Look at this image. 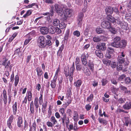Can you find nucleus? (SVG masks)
Here are the masks:
<instances>
[{
  "mask_svg": "<svg viewBox=\"0 0 131 131\" xmlns=\"http://www.w3.org/2000/svg\"><path fill=\"white\" fill-rule=\"evenodd\" d=\"M89 54L88 53L85 54V53H84L82 54L81 57V61L82 63L84 66H86L89 65L90 69L92 71H93V70L94 66L93 61L92 60H89L88 64L87 60L89 57Z\"/></svg>",
  "mask_w": 131,
  "mask_h": 131,
  "instance_id": "1",
  "label": "nucleus"
},
{
  "mask_svg": "<svg viewBox=\"0 0 131 131\" xmlns=\"http://www.w3.org/2000/svg\"><path fill=\"white\" fill-rule=\"evenodd\" d=\"M65 7V5L61 3L58 2L56 3L54 5L55 10L58 15L61 16L63 13V8Z\"/></svg>",
  "mask_w": 131,
  "mask_h": 131,
  "instance_id": "2",
  "label": "nucleus"
},
{
  "mask_svg": "<svg viewBox=\"0 0 131 131\" xmlns=\"http://www.w3.org/2000/svg\"><path fill=\"white\" fill-rule=\"evenodd\" d=\"M0 65L4 66L5 69L11 71L12 66L10 65L9 61L7 59L5 58L3 60L0 61Z\"/></svg>",
  "mask_w": 131,
  "mask_h": 131,
  "instance_id": "3",
  "label": "nucleus"
},
{
  "mask_svg": "<svg viewBox=\"0 0 131 131\" xmlns=\"http://www.w3.org/2000/svg\"><path fill=\"white\" fill-rule=\"evenodd\" d=\"M125 57V54L123 52H121V55L119 56L118 58V63L123 64L124 63V64L125 66H127L129 63V62L127 58L125 59L124 57Z\"/></svg>",
  "mask_w": 131,
  "mask_h": 131,
  "instance_id": "4",
  "label": "nucleus"
},
{
  "mask_svg": "<svg viewBox=\"0 0 131 131\" xmlns=\"http://www.w3.org/2000/svg\"><path fill=\"white\" fill-rule=\"evenodd\" d=\"M46 39L43 36H40L38 39V43L40 48H45L46 46Z\"/></svg>",
  "mask_w": 131,
  "mask_h": 131,
  "instance_id": "5",
  "label": "nucleus"
},
{
  "mask_svg": "<svg viewBox=\"0 0 131 131\" xmlns=\"http://www.w3.org/2000/svg\"><path fill=\"white\" fill-rule=\"evenodd\" d=\"M32 93L31 91H27L26 94V96L24 99V100L22 102V104H26L27 99L28 101H30L32 99Z\"/></svg>",
  "mask_w": 131,
  "mask_h": 131,
  "instance_id": "6",
  "label": "nucleus"
},
{
  "mask_svg": "<svg viewBox=\"0 0 131 131\" xmlns=\"http://www.w3.org/2000/svg\"><path fill=\"white\" fill-rule=\"evenodd\" d=\"M120 38L118 36H116L114 38L113 42L111 44V46L116 48H118L120 46Z\"/></svg>",
  "mask_w": 131,
  "mask_h": 131,
  "instance_id": "7",
  "label": "nucleus"
},
{
  "mask_svg": "<svg viewBox=\"0 0 131 131\" xmlns=\"http://www.w3.org/2000/svg\"><path fill=\"white\" fill-rule=\"evenodd\" d=\"M116 20V22L115 23H116L118 24H119L121 28L124 29H127V26L124 25V22L122 21L120 18H118Z\"/></svg>",
  "mask_w": 131,
  "mask_h": 131,
  "instance_id": "8",
  "label": "nucleus"
},
{
  "mask_svg": "<svg viewBox=\"0 0 131 131\" xmlns=\"http://www.w3.org/2000/svg\"><path fill=\"white\" fill-rule=\"evenodd\" d=\"M105 45V43L100 42L97 45L96 48L99 50L103 51L106 49Z\"/></svg>",
  "mask_w": 131,
  "mask_h": 131,
  "instance_id": "9",
  "label": "nucleus"
},
{
  "mask_svg": "<svg viewBox=\"0 0 131 131\" xmlns=\"http://www.w3.org/2000/svg\"><path fill=\"white\" fill-rule=\"evenodd\" d=\"M101 26L103 28L107 29L110 28L111 26L110 23L107 21H103L101 23Z\"/></svg>",
  "mask_w": 131,
  "mask_h": 131,
  "instance_id": "10",
  "label": "nucleus"
},
{
  "mask_svg": "<svg viewBox=\"0 0 131 131\" xmlns=\"http://www.w3.org/2000/svg\"><path fill=\"white\" fill-rule=\"evenodd\" d=\"M62 121V123L63 125L64 126L65 123H68L70 121L68 117H67V115L64 114V115L61 117V119Z\"/></svg>",
  "mask_w": 131,
  "mask_h": 131,
  "instance_id": "11",
  "label": "nucleus"
},
{
  "mask_svg": "<svg viewBox=\"0 0 131 131\" xmlns=\"http://www.w3.org/2000/svg\"><path fill=\"white\" fill-rule=\"evenodd\" d=\"M84 15V14L82 12H81L79 14L77 19V23L79 26H80L81 25Z\"/></svg>",
  "mask_w": 131,
  "mask_h": 131,
  "instance_id": "12",
  "label": "nucleus"
},
{
  "mask_svg": "<svg viewBox=\"0 0 131 131\" xmlns=\"http://www.w3.org/2000/svg\"><path fill=\"white\" fill-rule=\"evenodd\" d=\"M72 13L71 10L70 9L67 8L65 9L64 13V16L66 18L68 17H70Z\"/></svg>",
  "mask_w": 131,
  "mask_h": 131,
  "instance_id": "13",
  "label": "nucleus"
},
{
  "mask_svg": "<svg viewBox=\"0 0 131 131\" xmlns=\"http://www.w3.org/2000/svg\"><path fill=\"white\" fill-rule=\"evenodd\" d=\"M14 118V116L13 115H11L7 121V126L11 130L12 128V127L11 124L13 121Z\"/></svg>",
  "mask_w": 131,
  "mask_h": 131,
  "instance_id": "14",
  "label": "nucleus"
},
{
  "mask_svg": "<svg viewBox=\"0 0 131 131\" xmlns=\"http://www.w3.org/2000/svg\"><path fill=\"white\" fill-rule=\"evenodd\" d=\"M121 63H118L116 66L117 70H121L123 68V70L124 71H127V67L126 66H124V67H123V65H121Z\"/></svg>",
  "mask_w": 131,
  "mask_h": 131,
  "instance_id": "15",
  "label": "nucleus"
},
{
  "mask_svg": "<svg viewBox=\"0 0 131 131\" xmlns=\"http://www.w3.org/2000/svg\"><path fill=\"white\" fill-rule=\"evenodd\" d=\"M41 33L43 35L47 34L49 31L48 29L46 27H43L40 28Z\"/></svg>",
  "mask_w": 131,
  "mask_h": 131,
  "instance_id": "16",
  "label": "nucleus"
},
{
  "mask_svg": "<svg viewBox=\"0 0 131 131\" xmlns=\"http://www.w3.org/2000/svg\"><path fill=\"white\" fill-rule=\"evenodd\" d=\"M105 11L106 13L108 15H109L112 13L113 10L112 8L110 6H108L106 8Z\"/></svg>",
  "mask_w": 131,
  "mask_h": 131,
  "instance_id": "17",
  "label": "nucleus"
},
{
  "mask_svg": "<svg viewBox=\"0 0 131 131\" xmlns=\"http://www.w3.org/2000/svg\"><path fill=\"white\" fill-rule=\"evenodd\" d=\"M124 109L125 110H128L131 108V102H126L123 106Z\"/></svg>",
  "mask_w": 131,
  "mask_h": 131,
  "instance_id": "18",
  "label": "nucleus"
},
{
  "mask_svg": "<svg viewBox=\"0 0 131 131\" xmlns=\"http://www.w3.org/2000/svg\"><path fill=\"white\" fill-rule=\"evenodd\" d=\"M113 56V53L112 51H110L109 50H108L106 52L105 54V57L107 58L110 59L112 58Z\"/></svg>",
  "mask_w": 131,
  "mask_h": 131,
  "instance_id": "19",
  "label": "nucleus"
},
{
  "mask_svg": "<svg viewBox=\"0 0 131 131\" xmlns=\"http://www.w3.org/2000/svg\"><path fill=\"white\" fill-rule=\"evenodd\" d=\"M107 19L111 23L114 24L116 22L115 19L111 15H107L106 17Z\"/></svg>",
  "mask_w": 131,
  "mask_h": 131,
  "instance_id": "20",
  "label": "nucleus"
},
{
  "mask_svg": "<svg viewBox=\"0 0 131 131\" xmlns=\"http://www.w3.org/2000/svg\"><path fill=\"white\" fill-rule=\"evenodd\" d=\"M17 102H15V103L13 104L12 106L13 111V114L16 115L17 111Z\"/></svg>",
  "mask_w": 131,
  "mask_h": 131,
  "instance_id": "21",
  "label": "nucleus"
},
{
  "mask_svg": "<svg viewBox=\"0 0 131 131\" xmlns=\"http://www.w3.org/2000/svg\"><path fill=\"white\" fill-rule=\"evenodd\" d=\"M36 71L38 76L40 78L43 73V72L41 69L40 67H38L36 69Z\"/></svg>",
  "mask_w": 131,
  "mask_h": 131,
  "instance_id": "22",
  "label": "nucleus"
},
{
  "mask_svg": "<svg viewBox=\"0 0 131 131\" xmlns=\"http://www.w3.org/2000/svg\"><path fill=\"white\" fill-rule=\"evenodd\" d=\"M57 79L55 78H54L53 80L51 81V83L50 85L51 88L53 89L55 88L56 87V82Z\"/></svg>",
  "mask_w": 131,
  "mask_h": 131,
  "instance_id": "23",
  "label": "nucleus"
},
{
  "mask_svg": "<svg viewBox=\"0 0 131 131\" xmlns=\"http://www.w3.org/2000/svg\"><path fill=\"white\" fill-rule=\"evenodd\" d=\"M101 51L99 50H96L95 51V54L99 58H102L103 57V54L101 52Z\"/></svg>",
  "mask_w": 131,
  "mask_h": 131,
  "instance_id": "24",
  "label": "nucleus"
},
{
  "mask_svg": "<svg viewBox=\"0 0 131 131\" xmlns=\"http://www.w3.org/2000/svg\"><path fill=\"white\" fill-rule=\"evenodd\" d=\"M82 84V81L81 80H78L75 81L74 85L76 88H79Z\"/></svg>",
  "mask_w": 131,
  "mask_h": 131,
  "instance_id": "25",
  "label": "nucleus"
},
{
  "mask_svg": "<svg viewBox=\"0 0 131 131\" xmlns=\"http://www.w3.org/2000/svg\"><path fill=\"white\" fill-rule=\"evenodd\" d=\"M39 99L37 97H35L34 101V104L36 109L37 111L38 108L39 106L38 103Z\"/></svg>",
  "mask_w": 131,
  "mask_h": 131,
  "instance_id": "26",
  "label": "nucleus"
},
{
  "mask_svg": "<svg viewBox=\"0 0 131 131\" xmlns=\"http://www.w3.org/2000/svg\"><path fill=\"white\" fill-rule=\"evenodd\" d=\"M22 118L21 117H19L18 119L17 124L19 127H21L22 126L21 124L22 123Z\"/></svg>",
  "mask_w": 131,
  "mask_h": 131,
  "instance_id": "27",
  "label": "nucleus"
},
{
  "mask_svg": "<svg viewBox=\"0 0 131 131\" xmlns=\"http://www.w3.org/2000/svg\"><path fill=\"white\" fill-rule=\"evenodd\" d=\"M96 32L98 34H104L105 31L103 29L101 28H97L96 29Z\"/></svg>",
  "mask_w": 131,
  "mask_h": 131,
  "instance_id": "28",
  "label": "nucleus"
},
{
  "mask_svg": "<svg viewBox=\"0 0 131 131\" xmlns=\"http://www.w3.org/2000/svg\"><path fill=\"white\" fill-rule=\"evenodd\" d=\"M64 47V45L63 44H62L60 47L57 53V55L58 56H60L61 53L63 50Z\"/></svg>",
  "mask_w": 131,
  "mask_h": 131,
  "instance_id": "29",
  "label": "nucleus"
},
{
  "mask_svg": "<svg viewBox=\"0 0 131 131\" xmlns=\"http://www.w3.org/2000/svg\"><path fill=\"white\" fill-rule=\"evenodd\" d=\"M127 42L125 40H122L120 42V46H119V47L122 48L125 46L127 44Z\"/></svg>",
  "mask_w": 131,
  "mask_h": 131,
  "instance_id": "30",
  "label": "nucleus"
},
{
  "mask_svg": "<svg viewBox=\"0 0 131 131\" xmlns=\"http://www.w3.org/2000/svg\"><path fill=\"white\" fill-rule=\"evenodd\" d=\"M70 33V30L68 29L66 31L64 37V40H68L69 36Z\"/></svg>",
  "mask_w": 131,
  "mask_h": 131,
  "instance_id": "31",
  "label": "nucleus"
},
{
  "mask_svg": "<svg viewBox=\"0 0 131 131\" xmlns=\"http://www.w3.org/2000/svg\"><path fill=\"white\" fill-rule=\"evenodd\" d=\"M30 113L33 114L34 113V105L33 102L32 101L30 103Z\"/></svg>",
  "mask_w": 131,
  "mask_h": 131,
  "instance_id": "32",
  "label": "nucleus"
},
{
  "mask_svg": "<svg viewBox=\"0 0 131 131\" xmlns=\"http://www.w3.org/2000/svg\"><path fill=\"white\" fill-rule=\"evenodd\" d=\"M75 70L74 63V62H73L71 67L70 69V74H71V75H73V73Z\"/></svg>",
  "mask_w": 131,
  "mask_h": 131,
  "instance_id": "33",
  "label": "nucleus"
},
{
  "mask_svg": "<svg viewBox=\"0 0 131 131\" xmlns=\"http://www.w3.org/2000/svg\"><path fill=\"white\" fill-rule=\"evenodd\" d=\"M50 119V121L54 125L57 123V121L54 116H51Z\"/></svg>",
  "mask_w": 131,
  "mask_h": 131,
  "instance_id": "34",
  "label": "nucleus"
},
{
  "mask_svg": "<svg viewBox=\"0 0 131 131\" xmlns=\"http://www.w3.org/2000/svg\"><path fill=\"white\" fill-rule=\"evenodd\" d=\"M59 20L57 19H54L52 23L53 24L54 26H58L59 24Z\"/></svg>",
  "mask_w": 131,
  "mask_h": 131,
  "instance_id": "35",
  "label": "nucleus"
},
{
  "mask_svg": "<svg viewBox=\"0 0 131 131\" xmlns=\"http://www.w3.org/2000/svg\"><path fill=\"white\" fill-rule=\"evenodd\" d=\"M26 37H27L28 38L26 39L25 41L24 44L25 45H27L31 39V38L30 37H29V35H27L26 36Z\"/></svg>",
  "mask_w": 131,
  "mask_h": 131,
  "instance_id": "36",
  "label": "nucleus"
},
{
  "mask_svg": "<svg viewBox=\"0 0 131 131\" xmlns=\"http://www.w3.org/2000/svg\"><path fill=\"white\" fill-rule=\"evenodd\" d=\"M55 27L52 26L48 29V31L52 34H54L55 32Z\"/></svg>",
  "mask_w": 131,
  "mask_h": 131,
  "instance_id": "37",
  "label": "nucleus"
},
{
  "mask_svg": "<svg viewBox=\"0 0 131 131\" xmlns=\"http://www.w3.org/2000/svg\"><path fill=\"white\" fill-rule=\"evenodd\" d=\"M94 97L93 95V94H91L90 96L87 98L86 101L89 102H92L93 100Z\"/></svg>",
  "mask_w": 131,
  "mask_h": 131,
  "instance_id": "38",
  "label": "nucleus"
},
{
  "mask_svg": "<svg viewBox=\"0 0 131 131\" xmlns=\"http://www.w3.org/2000/svg\"><path fill=\"white\" fill-rule=\"evenodd\" d=\"M102 61L104 64L107 65H110L111 61L109 60L104 59H103Z\"/></svg>",
  "mask_w": 131,
  "mask_h": 131,
  "instance_id": "39",
  "label": "nucleus"
},
{
  "mask_svg": "<svg viewBox=\"0 0 131 131\" xmlns=\"http://www.w3.org/2000/svg\"><path fill=\"white\" fill-rule=\"evenodd\" d=\"M19 81V78L18 75H17L15 76V79L14 85L15 86H16Z\"/></svg>",
  "mask_w": 131,
  "mask_h": 131,
  "instance_id": "40",
  "label": "nucleus"
},
{
  "mask_svg": "<svg viewBox=\"0 0 131 131\" xmlns=\"http://www.w3.org/2000/svg\"><path fill=\"white\" fill-rule=\"evenodd\" d=\"M93 40L94 42H97L101 41V39L99 37L95 36L93 38Z\"/></svg>",
  "mask_w": 131,
  "mask_h": 131,
  "instance_id": "41",
  "label": "nucleus"
},
{
  "mask_svg": "<svg viewBox=\"0 0 131 131\" xmlns=\"http://www.w3.org/2000/svg\"><path fill=\"white\" fill-rule=\"evenodd\" d=\"M84 71L85 74L86 75L89 76L91 74L88 68H86L85 69H84Z\"/></svg>",
  "mask_w": 131,
  "mask_h": 131,
  "instance_id": "42",
  "label": "nucleus"
},
{
  "mask_svg": "<svg viewBox=\"0 0 131 131\" xmlns=\"http://www.w3.org/2000/svg\"><path fill=\"white\" fill-rule=\"evenodd\" d=\"M36 124L34 122L32 124V126L30 127V129L32 131H36Z\"/></svg>",
  "mask_w": 131,
  "mask_h": 131,
  "instance_id": "43",
  "label": "nucleus"
},
{
  "mask_svg": "<svg viewBox=\"0 0 131 131\" xmlns=\"http://www.w3.org/2000/svg\"><path fill=\"white\" fill-rule=\"evenodd\" d=\"M59 27L61 29H63L65 28L66 26V24L64 22H62L59 24Z\"/></svg>",
  "mask_w": 131,
  "mask_h": 131,
  "instance_id": "44",
  "label": "nucleus"
},
{
  "mask_svg": "<svg viewBox=\"0 0 131 131\" xmlns=\"http://www.w3.org/2000/svg\"><path fill=\"white\" fill-rule=\"evenodd\" d=\"M21 53V52L20 50V49L19 48H18L16 49L14 51V55H17L18 56H20V54Z\"/></svg>",
  "mask_w": 131,
  "mask_h": 131,
  "instance_id": "45",
  "label": "nucleus"
},
{
  "mask_svg": "<svg viewBox=\"0 0 131 131\" xmlns=\"http://www.w3.org/2000/svg\"><path fill=\"white\" fill-rule=\"evenodd\" d=\"M31 13L32 12L30 10H28L26 13L23 15V17L25 18H26L28 16L30 15L31 14Z\"/></svg>",
  "mask_w": 131,
  "mask_h": 131,
  "instance_id": "46",
  "label": "nucleus"
},
{
  "mask_svg": "<svg viewBox=\"0 0 131 131\" xmlns=\"http://www.w3.org/2000/svg\"><path fill=\"white\" fill-rule=\"evenodd\" d=\"M98 120L100 123H102L103 124H106L107 123V121L104 119L100 118H98Z\"/></svg>",
  "mask_w": 131,
  "mask_h": 131,
  "instance_id": "47",
  "label": "nucleus"
},
{
  "mask_svg": "<svg viewBox=\"0 0 131 131\" xmlns=\"http://www.w3.org/2000/svg\"><path fill=\"white\" fill-rule=\"evenodd\" d=\"M58 80L59 81V86H61L62 85V83L63 80V78L62 76L59 77L58 78Z\"/></svg>",
  "mask_w": 131,
  "mask_h": 131,
  "instance_id": "48",
  "label": "nucleus"
},
{
  "mask_svg": "<svg viewBox=\"0 0 131 131\" xmlns=\"http://www.w3.org/2000/svg\"><path fill=\"white\" fill-rule=\"evenodd\" d=\"M111 83L115 85H117L118 83V81L117 80H116L114 79H111Z\"/></svg>",
  "mask_w": 131,
  "mask_h": 131,
  "instance_id": "49",
  "label": "nucleus"
},
{
  "mask_svg": "<svg viewBox=\"0 0 131 131\" xmlns=\"http://www.w3.org/2000/svg\"><path fill=\"white\" fill-rule=\"evenodd\" d=\"M60 69L59 67H58L55 73L54 77V78L57 79L58 73L60 72Z\"/></svg>",
  "mask_w": 131,
  "mask_h": 131,
  "instance_id": "50",
  "label": "nucleus"
},
{
  "mask_svg": "<svg viewBox=\"0 0 131 131\" xmlns=\"http://www.w3.org/2000/svg\"><path fill=\"white\" fill-rule=\"evenodd\" d=\"M102 84L103 86L105 85L107 83V81L106 79H103L101 80Z\"/></svg>",
  "mask_w": 131,
  "mask_h": 131,
  "instance_id": "51",
  "label": "nucleus"
},
{
  "mask_svg": "<svg viewBox=\"0 0 131 131\" xmlns=\"http://www.w3.org/2000/svg\"><path fill=\"white\" fill-rule=\"evenodd\" d=\"M73 34L74 35L78 37H79L80 35V33L79 31L76 30L73 32Z\"/></svg>",
  "mask_w": 131,
  "mask_h": 131,
  "instance_id": "52",
  "label": "nucleus"
},
{
  "mask_svg": "<svg viewBox=\"0 0 131 131\" xmlns=\"http://www.w3.org/2000/svg\"><path fill=\"white\" fill-rule=\"evenodd\" d=\"M76 69L77 71H80L82 68L81 65L80 64H76Z\"/></svg>",
  "mask_w": 131,
  "mask_h": 131,
  "instance_id": "53",
  "label": "nucleus"
},
{
  "mask_svg": "<svg viewBox=\"0 0 131 131\" xmlns=\"http://www.w3.org/2000/svg\"><path fill=\"white\" fill-rule=\"evenodd\" d=\"M131 80L130 78L129 77H127L126 78L125 80V83L127 84H128L130 83L131 82Z\"/></svg>",
  "mask_w": 131,
  "mask_h": 131,
  "instance_id": "54",
  "label": "nucleus"
},
{
  "mask_svg": "<svg viewBox=\"0 0 131 131\" xmlns=\"http://www.w3.org/2000/svg\"><path fill=\"white\" fill-rule=\"evenodd\" d=\"M55 32L57 34H60L61 32V29L58 27H55Z\"/></svg>",
  "mask_w": 131,
  "mask_h": 131,
  "instance_id": "55",
  "label": "nucleus"
},
{
  "mask_svg": "<svg viewBox=\"0 0 131 131\" xmlns=\"http://www.w3.org/2000/svg\"><path fill=\"white\" fill-rule=\"evenodd\" d=\"M40 96L39 97V104L41 105L43 103V100L42 95L40 94Z\"/></svg>",
  "mask_w": 131,
  "mask_h": 131,
  "instance_id": "56",
  "label": "nucleus"
},
{
  "mask_svg": "<svg viewBox=\"0 0 131 131\" xmlns=\"http://www.w3.org/2000/svg\"><path fill=\"white\" fill-rule=\"evenodd\" d=\"M125 77V75L124 74H122L118 77V80L120 81H122Z\"/></svg>",
  "mask_w": 131,
  "mask_h": 131,
  "instance_id": "57",
  "label": "nucleus"
},
{
  "mask_svg": "<svg viewBox=\"0 0 131 131\" xmlns=\"http://www.w3.org/2000/svg\"><path fill=\"white\" fill-rule=\"evenodd\" d=\"M46 46H49L51 45V41L49 40H46Z\"/></svg>",
  "mask_w": 131,
  "mask_h": 131,
  "instance_id": "58",
  "label": "nucleus"
},
{
  "mask_svg": "<svg viewBox=\"0 0 131 131\" xmlns=\"http://www.w3.org/2000/svg\"><path fill=\"white\" fill-rule=\"evenodd\" d=\"M110 31L113 34H115L116 32L115 29L114 28L112 27L111 26L110 28Z\"/></svg>",
  "mask_w": 131,
  "mask_h": 131,
  "instance_id": "59",
  "label": "nucleus"
},
{
  "mask_svg": "<svg viewBox=\"0 0 131 131\" xmlns=\"http://www.w3.org/2000/svg\"><path fill=\"white\" fill-rule=\"evenodd\" d=\"M111 67L113 68H115L116 67V63L115 62H111Z\"/></svg>",
  "mask_w": 131,
  "mask_h": 131,
  "instance_id": "60",
  "label": "nucleus"
},
{
  "mask_svg": "<svg viewBox=\"0 0 131 131\" xmlns=\"http://www.w3.org/2000/svg\"><path fill=\"white\" fill-rule=\"evenodd\" d=\"M46 124L49 127H52L54 126L52 123L50 121L47 122Z\"/></svg>",
  "mask_w": 131,
  "mask_h": 131,
  "instance_id": "61",
  "label": "nucleus"
},
{
  "mask_svg": "<svg viewBox=\"0 0 131 131\" xmlns=\"http://www.w3.org/2000/svg\"><path fill=\"white\" fill-rule=\"evenodd\" d=\"M35 5L37 7L38 6V5H37L35 3H34L28 5L27 6V8H30L31 7H32Z\"/></svg>",
  "mask_w": 131,
  "mask_h": 131,
  "instance_id": "62",
  "label": "nucleus"
},
{
  "mask_svg": "<svg viewBox=\"0 0 131 131\" xmlns=\"http://www.w3.org/2000/svg\"><path fill=\"white\" fill-rule=\"evenodd\" d=\"M101 40H102L103 41H106L108 39V37L103 36H101Z\"/></svg>",
  "mask_w": 131,
  "mask_h": 131,
  "instance_id": "63",
  "label": "nucleus"
},
{
  "mask_svg": "<svg viewBox=\"0 0 131 131\" xmlns=\"http://www.w3.org/2000/svg\"><path fill=\"white\" fill-rule=\"evenodd\" d=\"M125 17L127 19H131V13L126 14Z\"/></svg>",
  "mask_w": 131,
  "mask_h": 131,
  "instance_id": "64",
  "label": "nucleus"
}]
</instances>
